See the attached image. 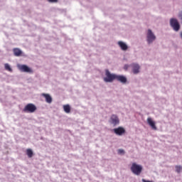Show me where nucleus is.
<instances>
[{
    "label": "nucleus",
    "instance_id": "12",
    "mask_svg": "<svg viewBox=\"0 0 182 182\" xmlns=\"http://www.w3.org/2000/svg\"><path fill=\"white\" fill-rule=\"evenodd\" d=\"M41 96H43V97H45L46 103H48L49 105H50V103H52L53 100H52V97L50 96V95L43 93V94H41Z\"/></svg>",
    "mask_w": 182,
    "mask_h": 182
},
{
    "label": "nucleus",
    "instance_id": "19",
    "mask_svg": "<svg viewBox=\"0 0 182 182\" xmlns=\"http://www.w3.org/2000/svg\"><path fill=\"white\" fill-rule=\"evenodd\" d=\"M118 154H124V151L123 149H119Z\"/></svg>",
    "mask_w": 182,
    "mask_h": 182
},
{
    "label": "nucleus",
    "instance_id": "5",
    "mask_svg": "<svg viewBox=\"0 0 182 182\" xmlns=\"http://www.w3.org/2000/svg\"><path fill=\"white\" fill-rule=\"evenodd\" d=\"M146 41L148 43H152L154 41H156V36H154V33L150 29L148 30Z\"/></svg>",
    "mask_w": 182,
    "mask_h": 182
},
{
    "label": "nucleus",
    "instance_id": "18",
    "mask_svg": "<svg viewBox=\"0 0 182 182\" xmlns=\"http://www.w3.org/2000/svg\"><path fill=\"white\" fill-rule=\"evenodd\" d=\"M176 171L177 173H180V171H181V170H182V167L178 166H176Z\"/></svg>",
    "mask_w": 182,
    "mask_h": 182
},
{
    "label": "nucleus",
    "instance_id": "13",
    "mask_svg": "<svg viewBox=\"0 0 182 182\" xmlns=\"http://www.w3.org/2000/svg\"><path fill=\"white\" fill-rule=\"evenodd\" d=\"M13 53L14 56H17V57L22 56V53H23L22 50L18 48H14Z\"/></svg>",
    "mask_w": 182,
    "mask_h": 182
},
{
    "label": "nucleus",
    "instance_id": "3",
    "mask_svg": "<svg viewBox=\"0 0 182 182\" xmlns=\"http://www.w3.org/2000/svg\"><path fill=\"white\" fill-rule=\"evenodd\" d=\"M36 109L37 108L36 105L29 103L25 106L23 112H25L26 113H35V112H36Z\"/></svg>",
    "mask_w": 182,
    "mask_h": 182
},
{
    "label": "nucleus",
    "instance_id": "2",
    "mask_svg": "<svg viewBox=\"0 0 182 182\" xmlns=\"http://www.w3.org/2000/svg\"><path fill=\"white\" fill-rule=\"evenodd\" d=\"M105 77H104V81L106 83H112L113 80H116V74H112L109 70H105Z\"/></svg>",
    "mask_w": 182,
    "mask_h": 182
},
{
    "label": "nucleus",
    "instance_id": "17",
    "mask_svg": "<svg viewBox=\"0 0 182 182\" xmlns=\"http://www.w3.org/2000/svg\"><path fill=\"white\" fill-rule=\"evenodd\" d=\"M4 68L6 70H8V72H12V68H11V65H9V64H4Z\"/></svg>",
    "mask_w": 182,
    "mask_h": 182
},
{
    "label": "nucleus",
    "instance_id": "1",
    "mask_svg": "<svg viewBox=\"0 0 182 182\" xmlns=\"http://www.w3.org/2000/svg\"><path fill=\"white\" fill-rule=\"evenodd\" d=\"M131 171L133 173V174H135V176H140V174H141V171H143V166L136 163H132Z\"/></svg>",
    "mask_w": 182,
    "mask_h": 182
},
{
    "label": "nucleus",
    "instance_id": "20",
    "mask_svg": "<svg viewBox=\"0 0 182 182\" xmlns=\"http://www.w3.org/2000/svg\"><path fill=\"white\" fill-rule=\"evenodd\" d=\"M48 1L51 3H56L58 2V0H48Z\"/></svg>",
    "mask_w": 182,
    "mask_h": 182
},
{
    "label": "nucleus",
    "instance_id": "7",
    "mask_svg": "<svg viewBox=\"0 0 182 182\" xmlns=\"http://www.w3.org/2000/svg\"><path fill=\"white\" fill-rule=\"evenodd\" d=\"M109 123H111V124H113V126H117V124H119V123H120L119 117H117V115H116V114L111 115L110 119H109Z\"/></svg>",
    "mask_w": 182,
    "mask_h": 182
},
{
    "label": "nucleus",
    "instance_id": "15",
    "mask_svg": "<svg viewBox=\"0 0 182 182\" xmlns=\"http://www.w3.org/2000/svg\"><path fill=\"white\" fill-rule=\"evenodd\" d=\"M63 110L65 113H70V105H65L63 106Z\"/></svg>",
    "mask_w": 182,
    "mask_h": 182
},
{
    "label": "nucleus",
    "instance_id": "16",
    "mask_svg": "<svg viewBox=\"0 0 182 182\" xmlns=\"http://www.w3.org/2000/svg\"><path fill=\"white\" fill-rule=\"evenodd\" d=\"M26 154L29 159L32 158L33 156V151L31 149H26Z\"/></svg>",
    "mask_w": 182,
    "mask_h": 182
},
{
    "label": "nucleus",
    "instance_id": "9",
    "mask_svg": "<svg viewBox=\"0 0 182 182\" xmlns=\"http://www.w3.org/2000/svg\"><path fill=\"white\" fill-rule=\"evenodd\" d=\"M115 80H117V82H120V83H122L123 85L127 83V78L124 75H117L115 77Z\"/></svg>",
    "mask_w": 182,
    "mask_h": 182
},
{
    "label": "nucleus",
    "instance_id": "11",
    "mask_svg": "<svg viewBox=\"0 0 182 182\" xmlns=\"http://www.w3.org/2000/svg\"><path fill=\"white\" fill-rule=\"evenodd\" d=\"M146 121L150 127H151L152 130H157V127H156V122L153 121L151 117H148Z\"/></svg>",
    "mask_w": 182,
    "mask_h": 182
},
{
    "label": "nucleus",
    "instance_id": "4",
    "mask_svg": "<svg viewBox=\"0 0 182 182\" xmlns=\"http://www.w3.org/2000/svg\"><path fill=\"white\" fill-rule=\"evenodd\" d=\"M170 25L176 32H178V31H180V23L176 18H171Z\"/></svg>",
    "mask_w": 182,
    "mask_h": 182
},
{
    "label": "nucleus",
    "instance_id": "21",
    "mask_svg": "<svg viewBox=\"0 0 182 182\" xmlns=\"http://www.w3.org/2000/svg\"><path fill=\"white\" fill-rule=\"evenodd\" d=\"M124 68L125 69V70H127V69L129 68V65H125Z\"/></svg>",
    "mask_w": 182,
    "mask_h": 182
},
{
    "label": "nucleus",
    "instance_id": "10",
    "mask_svg": "<svg viewBox=\"0 0 182 182\" xmlns=\"http://www.w3.org/2000/svg\"><path fill=\"white\" fill-rule=\"evenodd\" d=\"M131 67L134 75H137V73H140V65L139 64L132 63Z\"/></svg>",
    "mask_w": 182,
    "mask_h": 182
},
{
    "label": "nucleus",
    "instance_id": "22",
    "mask_svg": "<svg viewBox=\"0 0 182 182\" xmlns=\"http://www.w3.org/2000/svg\"><path fill=\"white\" fill-rule=\"evenodd\" d=\"M179 18L182 20V11L179 13Z\"/></svg>",
    "mask_w": 182,
    "mask_h": 182
},
{
    "label": "nucleus",
    "instance_id": "6",
    "mask_svg": "<svg viewBox=\"0 0 182 182\" xmlns=\"http://www.w3.org/2000/svg\"><path fill=\"white\" fill-rule=\"evenodd\" d=\"M18 68L21 72H24L26 73H33V70L31 68L28 67L26 65H18Z\"/></svg>",
    "mask_w": 182,
    "mask_h": 182
},
{
    "label": "nucleus",
    "instance_id": "8",
    "mask_svg": "<svg viewBox=\"0 0 182 182\" xmlns=\"http://www.w3.org/2000/svg\"><path fill=\"white\" fill-rule=\"evenodd\" d=\"M113 132L117 136H123L126 133V129L124 128L119 127L113 129Z\"/></svg>",
    "mask_w": 182,
    "mask_h": 182
},
{
    "label": "nucleus",
    "instance_id": "14",
    "mask_svg": "<svg viewBox=\"0 0 182 182\" xmlns=\"http://www.w3.org/2000/svg\"><path fill=\"white\" fill-rule=\"evenodd\" d=\"M118 45L121 48L122 50H127L128 49L127 45L123 41H119Z\"/></svg>",
    "mask_w": 182,
    "mask_h": 182
}]
</instances>
